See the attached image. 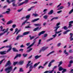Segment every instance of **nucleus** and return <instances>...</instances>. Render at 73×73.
Segmentation results:
<instances>
[{
    "label": "nucleus",
    "mask_w": 73,
    "mask_h": 73,
    "mask_svg": "<svg viewBox=\"0 0 73 73\" xmlns=\"http://www.w3.org/2000/svg\"><path fill=\"white\" fill-rule=\"evenodd\" d=\"M16 27V25H13L12 26V27L13 28H15Z\"/></svg>",
    "instance_id": "57"
},
{
    "label": "nucleus",
    "mask_w": 73,
    "mask_h": 73,
    "mask_svg": "<svg viewBox=\"0 0 73 73\" xmlns=\"http://www.w3.org/2000/svg\"><path fill=\"white\" fill-rule=\"evenodd\" d=\"M29 33H30V32L28 31L23 33V35H18L16 38V40H18L20 37H23L24 36L27 35H28V34H29Z\"/></svg>",
    "instance_id": "2"
},
{
    "label": "nucleus",
    "mask_w": 73,
    "mask_h": 73,
    "mask_svg": "<svg viewBox=\"0 0 73 73\" xmlns=\"http://www.w3.org/2000/svg\"><path fill=\"white\" fill-rule=\"evenodd\" d=\"M28 21V20H25V21H24L23 23H22V25H24V24H25Z\"/></svg>",
    "instance_id": "35"
},
{
    "label": "nucleus",
    "mask_w": 73,
    "mask_h": 73,
    "mask_svg": "<svg viewBox=\"0 0 73 73\" xmlns=\"http://www.w3.org/2000/svg\"><path fill=\"white\" fill-rule=\"evenodd\" d=\"M24 64V61L23 60H21L19 62H18V65H21Z\"/></svg>",
    "instance_id": "13"
},
{
    "label": "nucleus",
    "mask_w": 73,
    "mask_h": 73,
    "mask_svg": "<svg viewBox=\"0 0 73 73\" xmlns=\"http://www.w3.org/2000/svg\"><path fill=\"white\" fill-rule=\"evenodd\" d=\"M11 62H10V61L9 60L7 62L6 64L5 65V67H7V66H8V65L10 66L11 65Z\"/></svg>",
    "instance_id": "9"
},
{
    "label": "nucleus",
    "mask_w": 73,
    "mask_h": 73,
    "mask_svg": "<svg viewBox=\"0 0 73 73\" xmlns=\"http://www.w3.org/2000/svg\"><path fill=\"white\" fill-rule=\"evenodd\" d=\"M68 25L69 26L68 27V28H70L72 27V25L71 24H69Z\"/></svg>",
    "instance_id": "44"
},
{
    "label": "nucleus",
    "mask_w": 73,
    "mask_h": 73,
    "mask_svg": "<svg viewBox=\"0 0 73 73\" xmlns=\"http://www.w3.org/2000/svg\"><path fill=\"white\" fill-rule=\"evenodd\" d=\"M29 37H30V40H32V39H33V38H35V36H33L31 37V35H29Z\"/></svg>",
    "instance_id": "33"
},
{
    "label": "nucleus",
    "mask_w": 73,
    "mask_h": 73,
    "mask_svg": "<svg viewBox=\"0 0 73 73\" xmlns=\"http://www.w3.org/2000/svg\"><path fill=\"white\" fill-rule=\"evenodd\" d=\"M30 44H31V43L30 42H29V43H27L26 44V45L27 46H29V45H30Z\"/></svg>",
    "instance_id": "61"
},
{
    "label": "nucleus",
    "mask_w": 73,
    "mask_h": 73,
    "mask_svg": "<svg viewBox=\"0 0 73 73\" xmlns=\"http://www.w3.org/2000/svg\"><path fill=\"white\" fill-rule=\"evenodd\" d=\"M7 10L5 12L2 13V14H5L6 13L7 15H9L10 14V12H11V9L9 8L7 9Z\"/></svg>",
    "instance_id": "5"
},
{
    "label": "nucleus",
    "mask_w": 73,
    "mask_h": 73,
    "mask_svg": "<svg viewBox=\"0 0 73 73\" xmlns=\"http://www.w3.org/2000/svg\"><path fill=\"white\" fill-rule=\"evenodd\" d=\"M48 48V47H46L45 46H44L42 47L41 48L42 49V52H44L45 50H46Z\"/></svg>",
    "instance_id": "10"
},
{
    "label": "nucleus",
    "mask_w": 73,
    "mask_h": 73,
    "mask_svg": "<svg viewBox=\"0 0 73 73\" xmlns=\"http://www.w3.org/2000/svg\"><path fill=\"white\" fill-rule=\"evenodd\" d=\"M34 68L33 65H30L29 67V70H31L33 69V68Z\"/></svg>",
    "instance_id": "32"
},
{
    "label": "nucleus",
    "mask_w": 73,
    "mask_h": 73,
    "mask_svg": "<svg viewBox=\"0 0 73 73\" xmlns=\"http://www.w3.org/2000/svg\"><path fill=\"white\" fill-rule=\"evenodd\" d=\"M45 32V31H42V32L39 33L38 34V36H40L41 35H42V34H44V33Z\"/></svg>",
    "instance_id": "16"
},
{
    "label": "nucleus",
    "mask_w": 73,
    "mask_h": 73,
    "mask_svg": "<svg viewBox=\"0 0 73 73\" xmlns=\"http://www.w3.org/2000/svg\"><path fill=\"white\" fill-rule=\"evenodd\" d=\"M53 13V10H52L50 11L48 13V15H52Z\"/></svg>",
    "instance_id": "21"
},
{
    "label": "nucleus",
    "mask_w": 73,
    "mask_h": 73,
    "mask_svg": "<svg viewBox=\"0 0 73 73\" xmlns=\"http://www.w3.org/2000/svg\"><path fill=\"white\" fill-rule=\"evenodd\" d=\"M34 25H35V26H39V27H40V26L41 25V23L35 24Z\"/></svg>",
    "instance_id": "34"
},
{
    "label": "nucleus",
    "mask_w": 73,
    "mask_h": 73,
    "mask_svg": "<svg viewBox=\"0 0 73 73\" xmlns=\"http://www.w3.org/2000/svg\"><path fill=\"white\" fill-rule=\"evenodd\" d=\"M25 28H32V27L28 26L25 27Z\"/></svg>",
    "instance_id": "50"
},
{
    "label": "nucleus",
    "mask_w": 73,
    "mask_h": 73,
    "mask_svg": "<svg viewBox=\"0 0 73 73\" xmlns=\"http://www.w3.org/2000/svg\"><path fill=\"white\" fill-rule=\"evenodd\" d=\"M62 11V10L59 11L57 12V13H61Z\"/></svg>",
    "instance_id": "60"
},
{
    "label": "nucleus",
    "mask_w": 73,
    "mask_h": 73,
    "mask_svg": "<svg viewBox=\"0 0 73 73\" xmlns=\"http://www.w3.org/2000/svg\"><path fill=\"white\" fill-rule=\"evenodd\" d=\"M24 4V2L21 3L18 5V6H20V5H23V4Z\"/></svg>",
    "instance_id": "46"
},
{
    "label": "nucleus",
    "mask_w": 73,
    "mask_h": 73,
    "mask_svg": "<svg viewBox=\"0 0 73 73\" xmlns=\"http://www.w3.org/2000/svg\"><path fill=\"white\" fill-rule=\"evenodd\" d=\"M59 64L58 66V67H60V65H61L62 64V61L60 62L59 63Z\"/></svg>",
    "instance_id": "31"
},
{
    "label": "nucleus",
    "mask_w": 73,
    "mask_h": 73,
    "mask_svg": "<svg viewBox=\"0 0 73 73\" xmlns=\"http://www.w3.org/2000/svg\"><path fill=\"white\" fill-rule=\"evenodd\" d=\"M31 61H29L28 63L27 64V66H26V68H27L28 67V66H30V64H29V63H31Z\"/></svg>",
    "instance_id": "28"
},
{
    "label": "nucleus",
    "mask_w": 73,
    "mask_h": 73,
    "mask_svg": "<svg viewBox=\"0 0 73 73\" xmlns=\"http://www.w3.org/2000/svg\"><path fill=\"white\" fill-rule=\"evenodd\" d=\"M11 49H12V47L11 48H10L9 49H8L7 51H6V53H8V52H9L10 50H11Z\"/></svg>",
    "instance_id": "39"
},
{
    "label": "nucleus",
    "mask_w": 73,
    "mask_h": 73,
    "mask_svg": "<svg viewBox=\"0 0 73 73\" xmlns=\"http://www.w3.org/2000/svg\"><path fill=\"white\" fill-rule=\"evenodd\" d=\"M13 69V66H10L5 69V71L7 73H9Z\"/></svg>",
    "instance_id": "3"
},
{
    "label": "nucleus",
    "mask_w": 73,
    "mask_h": 73,
    "mask_svg": "<svg viewBox=\"0 0 73 73\" xmlns=\"http://www.w3.org/2000/svg\"><path fill=\"white\" fill-rule=\"evenodd\" d=\"M41 56H35V59H37V58H39V57H40Z\"/></svg>",
    "instance_id": "37"
},
{
    "label": "nucleus",
    "mask_w": 73,
    "mask_h": 73,
    "mask_svg": "<svg viewBox=\"0 0 73 73\" xmlns=\"http://www.w3.org/2000/svg\"><path fill=\"white\" fill-rule=\"evenodd\" d=\"M41 68L42 69H44V67H42L41 66H40L38 67V68L40 69V68Z\"/></svg>",
    "instance_id": "51"
},
{
    "label": "nucleus",
    "mask_w": 73,
    "mask_h": 73,
    "mask_svg": "<svg viewBox=\"0 0 73 73\" xmlns=\"http://www.w3.org/2000/svg\"><path fill=\"white\" fill-rule=\"evenodd\" d=\"M20 48H23L24 47H25V46H24L23 44H22L20 46Z\"/></svg>",
    "instance_id": "62"
},
{
    "label": "nucleus",
    "mask_w": 73,
    "mask_h": 73,
    "mask_svg": "<svg viewBox=\"0 0 73 73\" xmlns=\"http://www.w3.org/2000/svg\"><path fill=\"white\" fill-rule=\"evenodd\" d=\"M73 23V21H70L69 23V24H72Z\"/></svg>",
    "instance_id": "64"
},
{
    "label": "nucleus",
    "mask_w": 73,
    "mask_h": 73,
    "mask_svg": "<svg viewBox=\"0 0 73 73\" xmlns=\"http://www.w3.org/2000/svg\"><path fill=\"white\" fill-rule=\"evenodd\" d=\"M39 27H38L35 29H34L33 30V31H37V30L39 31V30H40L41 29V27H40L39 29Z\"/></svg>",
    "instance_id": "12"
},
{
    "label": "nucleus",
    "mask_w": 73,
    "mask_h": 73,
    "mask_svg": "<svg viewBox=\"0 0 73 73\" xmlns=\"http://www.w3.org/2000/svg\"><path fill=\"white\" fill-rule=\"evenodd\" d=\"M73 51H72V50H69V53H73Z\"/></svg>",
    "instance_id": "63"
},
{
    "label": "nucleus",
    "mask_w": 73,
    "mask_h": 73,
    "mask_svg": "<svg viewBox=\"0 0 73 73\" xmlns=\"http://www.w3.org/2000/svg\"><path fill=\"white\" fill-rule=\"evenodd\" d=\"M27 55H28V54H23V57H27Z\"/></svg>",
    "instance_id": "45"
},
{
    "label": "nucleus",
    "mask_w": 73,
    "mask_h": 73,
    "mask_svg": "<svg viewBox=\"0 0 73 73\" xmlns=\"http://www.w3.org/2000/svg\"><path fill=\"white\" fill-rule=\"evenodd\" d=\"M5 60V59H3L1 61H0V65L3 62V61H4Z\"/></svg>",
    "instance_id": "54"
},
{
    "label": "nucleus",
    "mask_w": 73,
    "mask_h": 73,
    "mask_svg": "<svg viewBox=\"0 0 73 73\" xmlns=\"http://www.w3.org/2000/svg\"><path fill=\"white\" fill-rule=\"evenodd\" d=\"M61 45V43H59L58 44L57 46L58 47L59 46H60V45Z\"/></svg>",
    "instance_id": "48"
},
{
    "label": "nucleus",
    "mask_w": 73,
    "mask_h": 73,
    "mask_svg": "<svg viewBox=\"0 0 73 73\" xmlns=\"http://www.w3.org/2000/svg\"><path fill=\"white\" fill-rule=\"evenodd\" d=\"M13 23V21H10L7 23V24L9 25V24H12V23Z\"/></svg>",
    "instance_id": "24"
},
{
    "label": "nucleus",
    "mask_w": 73,
    "mask_h": 73,
    "mask_svg": "<svg viewBox=\"0 0 73 73\" xmlns=\"http://www.w3.org/2000/svg\"><path fill=\"white\" fill-rule=\"evenodd\" d=\"M70 37L69 38H71L73 37V34L72 33H70Z\"/></svg>",
    "instance_id": "43"
},
{
    "label": "nucleus",
    "mask_w": 73,
    "mask_h": 73,
    "mask_svg": "<svg viewBox=\"0 0 73 73\" xmlns=\"http://www.w3.org/2000/svg\"><path fill=\"white\" fill-rule=\"evenodd\" d=\"M48 63V62H46L45 64H43V66H45Z\"/></svg>",
    "instance_id": "56"
},
{
    "label": "nucleus",
    "mask_w": 73,
    "mask_h": 73,
    "mask_svg": "<svg viewBox=\"0 0 73 73\" xmlns=\"http://www.w3.org/2000/svg\"><path fill=\"white\" fill-rule=\"evenodd\" d=\"M8 29H9V28H7L5 31H4L3 33H1L0 34V36H3V35L5 34V33L6 32H8Z\"/></svg>",
    "instance_id": "8"
},
{
    "label": "nucleus",
    "mask_w": 73,
    "mask_h": 73,
    "mask_svg": "<svg viewBox=\"0 0 73 73\" xmlns=\"http://www.w3.org/2000/svg\"><path fill=\"white\" fill-rule=\"evenodd\" d=\"M31 16V15L29 14V15L26 17L25 18L27 19L26 20H28L29 19V18H30V16Z\"/></svg>",
    "instance_id": "18"
},
{
    "label": "nucleus",
    "mask_w": 73,
    "mask_h": 73,
    "mask_svg": "<svg viewBox=\"0 0 73 73\" xmlns=\"http://www.w3.org/2000/svg\"><path fill=\"white\" fill-rule=\"evenodd\" d=\"M63 71H62V73H64L65 72H66V69H65L63 68Z\"/></svg>",
    "instance_id": "40"
},
{
    "label": "nucleus",
    "mask_w": 73,
    "mask_h": 73,
    "mask_svg": "<svg viewBox=\"0 0 73 73\" xmlns=\"http://www.w3.org/2000/svg\"><path fill=\"white\" fill-rule=\"evenodd\" d=\"M41 39H39V40L38 44H41Z\"/></svg>",
    "instance_id": "53"
},
{
    "label": "nucleus",
    "mask_w": 73,
    "mask_h": 73,
    "mask_svg": "<svg viewBox=\"0 0 73 73\" xmlns=\"http://www.w3.org/2000/svg\"><path fill=\"white\" fill-rule=\"evenodd\" d=\"M67 33H68L67 32V31H66L63 33V34H64V35H65V34H67Z\"/></svg>",
    "instance_id": "59"
},
{
    "label": "nucleus",
    "mask_w": 73,
    "mask_h": 73,
    "mask_svg": "<svg viewBox=\"0 0 73 73\" xmlns=\"http://www.w3.org/2000/svg\"><path fill=\"white\" fill-rule=\"evenodd\" d=\"M0 54L1 55H3L4 54H6V51H0Z\"/></svg>",
    "instance_id": "14"
},
{
    "label": "nucleus",
    "mask_w": 73,
    "mask_h": 73,
    "mask_svg": "<svg viewBox=\"0 0 73 73\" xmlns=\"http://www.w3.org/2000/svg\"><path fill=\"white\" fill-rule=\"evenodd\" d=\"M19 69H20V70H19L20 72H24V70H23L22 68H20Z\"/></svg>",
    "instance_id": "47"
},
{
    "label": "nucleus",
    "mask_w": 73,
    "mask_h": 73,
    "mask_svg": "<svg viewBox=\"0 0 73 73\" xmlns=\"http://www.w3.org/2000/svg\"><path fill=\"white\" fill-rule=\"evenodd\" d=\"M16 56L14 58V59H16V58H17L18 57H21V54H16Z\"/></svg>",
    "instance_id": "11"
},
{
    "label": "nucleus",
    "mask_w": 73,
    "mask_h": 73,
    "mask_svg": "<svg viewBox=\"0 0 73 73\" xmlns=\"http://www.w3.org/2000/svg\"><path fill=\"white\" fill-rule=\"evenodd\" d=\"M54 52H55V51H52L51 52H50V53H49V54H48L46 56L47 57H48V56H49L50 54H52V53H54Z\"/></svg>",
    "instance_id": "20"
},
{
    "label": "nucleus",
    "mask_w": 73,
    "mask_h": 73,
    "mask_svg": "<svg viewBox=\"0 0 73 73\" xmlns=\"http://www.w3.org/2000/svg\"><path fill=\"white\" fill-rule=\"evenodd\" d=\"M17 64H18V62H14L13 63V65L14 66H15V65H16Z\"/></svg>",
    "instance_id": "41"
},
{
    "label": "nucleus",
    "mask_w": 73,
    "mask_h": 73,
    "mask_svg": "<svg viewBox=\"0 0 73 73\" xmlns=\"http://www.w3.org/2000/svg\"><path fill=\"white\" fill-rule=\"evenodd\" d=\"M62 28H63V29H64V30H67V29H68V27H67L66 26H64Z\"/></svg>",
    "instance_id": "42"
},
{
    "label": "nucleus",
    "mask_w": 73,
    "mask_h": 73,
    "mask_svg": "<svg viewBox=\"0 0 73 73\" xmlns=\"http://www.w3.org/2000/svg\"><path fill=\"white\" fill-rule=\"evenodd\" d=\"M51 65H52V63L50 62V63H49L48 65V66L49 67H50Z\"/></svg>",
    "instance_id": "52"
},
{
    "label": "nucleus",
    "mask_w": 73,
    "mask_h": 73,
    "mask_svg": "<svg viewBox=\"0 0 73 73\" xmlns=\"http://www.w3.org/2000/svg\"><path fill=\"white\" fill-rule=\"evenodd\" d=\"M0 28L1 29V31H2V32H4V31H5V29H4L3 30V27L2 26H1L0 27Z\"/></svg>",
    "instance_id": "19"
},
{
    "label": "nucleus",
    "mask_w": 73,
    "mask_h": 73,
    "mask_svg": "<svg viewBox=\"0 0 73 73\" xmlns=\"http://www.w3.org/2000/svg\"><path fill=\"white\" fill-rule=\"evenodd\" d=\"M32 16H33L34 17H37V16H38V15L37 13H33Z\"/></svg>",
    "instance_id": "26"
},
{
    "label": "nucleus",
    "mask_w": 73,
    "mask_h": 73,
    "mask_svg": "<svg viewBox=\"0 0 73 73\" xmlns=\"http://www.w3.org/2000/svg\"><path fill=\"white\" fill-rule=\"evenodd\" d=\"M55 62V60H52L51 62H51V63L52 64V63H53V62Z\"/></svg>",
    "instance_id": "55"
},
{
    "label": "nucleus",
    "mask_w": 73,
    "mask_h": 73,
    "mask_svg": "<svg viewBox=\"0 0 73 73\" xmlns=\"http://www.w3.org/2000/svg\"><path fill=\"white\" fill-rule=\"evenodd\" d=\"M40 62H38L37 63L35 64L33 66L34 68L35 69L36 68V66H37L40 64Z\"/></svg>",
    "instance_id": "15"
},
{
    "label": "nucleus",
    "mask_w": 73,
    "mask_h": 73,
    "mask_svg": "<svg viewBox=\"0 0 73 73\" xmlns=\"http://www.w3.org/2000/svg\"><path fill=\"white\" fill-rule=\"evenodd\" d=\"M5 47L7 48H12V46L11 45H10L9 46H5Z\"/></svg>",
    "instance_id": "36"
},
{
    "label": "nucleus",
    "mask_w": 73,
    "mask_h": 73,
    "mask_svg": "<svg viewBox=\"0 0 73 73\" xmlns=\"http://www.w3.org/2000/svg\"><path fill=\"white\" fill-rule=\"evenodd\" d=\"M12 4L13 6V7H17V5L15 4V2H13Z\"/></svg>",
    "instance_id": "29"
},
{
    "label": "nucleus",
    "mask_w": 73,
    "mask_h": 73,
    "mask_svg": "<svg viewBox=\"0 0 73 73\" xmlns=\"http://www.w3.org/2000/svg\"><path fill=\"white\" fill-rule=\"evenodd\" d=\"M13 52H18V50L16 49V48H13Z\"/></svg>",
    "instance_id": "23"
},
{
    "label": "nucleus",
    "mask_w": 73,
    "mask_h": 73,
    "mask_svg": "<svg viewBox=\"0 0 73 73\" xmlns=\"http://www.w3.org/2000/svg\"><path fill=\"white\" fill-rule=\"evenodd\" d=\"M33 49L32 48H29V50H28L27 51V52H28V53H29L30 52H31L32 50Z\"/></svg>",
    "instance_id": "38"
},
{
    "label": "nucleus",
    "mask_w": 73,
    "mask_h": 73,
    "mask_svg": "<svg viewBox=\"0 0 73 73\" xmlns=\"http://www.w3.org/2000/svg\"><path fill=\"white\" fill-rule=\"evenodd\" d=\"M39 20H40V19L39 18L35 19L32 21V23H34L36 22V21H38Z\"/></svg>",
    "instance_id": "17"
},
{
    "label": "nucleus",
    "mask_w": 73,
    "mask_h": 73,
    "mask_svg": "<svg viewBox=\"0 0 73 73\" xmlns=\"http://www.w3.org/2000/svg\"><path fill=\"white\" fill-rule=\"evenodd\" d=\"M73 63V60H71L69 62V64L68 65V67H70L72 66V64Z\"/></svg>",
    "instance_id": "7"
},
{
    "label": "nucleus",
    "mask_w": 73,
    "mask_h": 73,
    "mask_svg": "<svg viewBox=\"0 0 73 73\" xmlns=\"http://www.w3.org/2000/svg\"><path fill=\"white\" fill-rule=\"evenodd\" d=\"M28 0H25V2H24V3L25 4H27V3H28Z\"/></svg>",
    "instance_id": "49"
},
{
    "label": "nucleus",
    "mask_w": 73,
    "mask_h": 73,
    "mask_svg": "<svg viewBox=\"0 0 73 73\" xmlns=\"http://www.w3.org/2000/svg\"><path fill=\"white\" fill-rule=\"evenodd\" d=\"M64 53L65 54H67V55H68L69 54L68 53L66 52V50L65 49L64 50Z\"/></svg>",
    "instance_id": "30"
},
{
    "label": "nucleus",
    "mask_w": 73,
    "mask_h": 73,
    "mask_svg": "<svg viewBox=\"0 0 73 73\" xmlns=\"http://www.w3.org/2000/svg\"><path fill=\"white\" fill-rule=\"evenodd\" d=\"M58 67H59L58 69L59 71H61V70H63V68L62 66H59Z\"/></svg>",
    "instance_id": "22"
},
{
    "label": "nucleus",
    "mask_w": 73,
    "mask_h": 73,
    "mask_svg": "<svg viewBox=\"0 0 73 73\" xmlns=\"http://www.w3.org/2000/svg\"><path fill=\"white\" fill-rule=\"evenodd\" d=\"M64 8V7L63 6H61L58 9V10H61V9H63Z\"/></svg>",
    "instance_id": "25"
},
{
    "label": "nucleus",
    "mask_w": 73,
    "mask_h": 73,
    "mask_svg": "<svg viewBox=\"0 0 73 73\" xmlns=\"http://www.w3.org/2000/svg\"><path fill=\"white\" fill-rule=\"evenodd\" d=\"M48 16L47 15H45L44 16H43V18L44 19L46 20L47 19H48Z\"/></svg>",
    "instance_id": "27"
},
{
    "label": "nucleus",
    "mask_w": 73,
    "mask_h": 73,
    "mask_svg": "<svg viewBox=\"0 0 73 73\" xmlns=\"http://www.w3.org/2000/svg\"><path fill=\"white\" fill-rule=\"evenodd\" d=\"M38 38V37H36V38L35 39L33 40L34 41L28 47H27V49H28L30 48L31 47H32V46H33V45H34V44H35V43L36 42V39H37V38Z\"/></svg>",
    "instance_id": "4"
},
{
    "label": "nucleus",
    "mask_w": 73,
    "mask_h": 73,
    "mask_svg": "<svg viewBox=\"0 0 73 73\" xmlns=\"http://www.w3.org/2000/svg\"><path fill=\"white\" fill-rule=\"evenodd\" d=\"M73 11L72 10H71L69 12V15L71 14L72 12H73Z\"/></svg>",
    "instance_id": "58"
},
{
    "label": "nucleus",
    "mask_w": 73,
    "mask_h": 73,
    "mask_svg": "<svg viewBox=\"0 0 73 73\" xmlns=\"http://www.w3.org/2000/svg\"><path fill=\"white\" fill-rule=\"evenodd\" d=\"M54 32L55 34L54 35H52V37H53V38H51L47 40H46L47 42H49V41H50V40H53V38H54L55 37H57V34H59V33H61V32H62V31L61 30L59 31H57V29H56V30H54Z\"/></svg>",
    "instance_id": "1"
},
{
    "label": "nucleus",
    "mask_w": 73,
    "mask_h": 73,
    "mask_svg": "<svg viewBox=\"0 0 73 73\" xmlns=\"http://www.w3.org/2000/svg\"><path fill=\"white\" fill-rule=\"evenodd\" d=\"M60 25V22L56 24V27H55L54 28V29H55V30H56V31H57L58 29V28H60V26H58Z\"/></svg>",
    "instance_id": "6"
}]
</instances>
